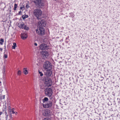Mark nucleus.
<instances>
[{
  "mask_svg": "<svg viewBox=\"0 0 120 120\" xmlns=\"http://www.w3.org/2000/svg\"><path fill=\"white\" fill-rule=\"evenodd\" d=\"M34 14L37 17V19H39V17L41 16L42 14V12L40 9H36L34 10Z\"/></svg>",
  "mask_w": 120,
  "mask_h": 120,
  "instance_id": "1",
  "label": "nucleus"
},
{
  "mask_svg": "<svg viewBox=\"0 0 120 120\" xmlns=\"http://www.w3.org/2000/svg\"><path fill=\"white\" fill-rule=\"evenodd\" d=\"M37 33L39 35L42 36L45 33V30L43 27H39L36 30Z\"/></svg>",
  "mask_w": 120,
  "mask_h": 120,
  "instance_id": "2",
  "label": "nucleus"
},
{
  "mask_svg": "<svg viewBox=\"0 0 120 120\" xmlns=\"http://www.w3.org/2000/svg\"><path fill=\"white\" fill-rule=\"evenodd\" d=\"M44 68L46 71L50 70L52 68V66L51 64L48 61H46L45 62L43 66Z\"/></svg>",
  "mask_w": 120,
  "mask_h": 120,
  "instance_id": "3",
  "label": "nucleus"
},
{
  "mask_svg": "<svg viewBox=\"0 0 120 120\" xmlns=\"http://www.w3.org/2000/svg\"><path fill=\"white\" fill-rule=\"evenodd\" d=\"M43 80L47 86H51L52 84V81L48 77H45L44 78Z\"/></svg>",
  "mask_w": 120,
  "mask_h": 120,
  "instance_id": "4",
  "label": "nucleus"
},
{
  "mask_svg": "<svg viewBox=\"0 0 120 120\" xmlns=\"http://www.w3.org/2000/svg\"><path fill=\"white\" fill-rule=\"evenodd\" d=\"M45 94L47 96L50 97L51 96L52 93V91L51 89L50 88H47L45 90Z\"/></svg>",
  "mask_w": 120,
  "mask_h": 120,
  "instance_id": "5",
  "label": "nucleus"
},
{
  "mask_svg": "<svg viewBox=\"0 0 120 120\" xmlns=\"http://www.w3.org/2000/svg\"><path fill=\"white\" fill-rule=\"evenodd\" d=\"M38 26L43 27L46 26V23L45 21L43 19H41L38 22Z\"/></svg>",
  "mask_w": 120,
  "mask_h": 120,
  "instance_id": "6",
  "label": "nucleus"
},
{
  "mask_svg": "<svg viewBox=\"0 0 120 120\" xmlns=\"http://www.w3.org/2000/svg\"><path fill=\"white\" fill-rule=\"evenodd\" d=\"M42 113L44 116H48L50 114V111L49 110L45 109L42 111Z\"/></svg>",
  "mask_w": 120,
  "mask_h": 120,
  "instance_id": "7",
  "label": "nucleus"
},
{
  "mask_svg": "<svg viewBox=\"0 0 120 120\" xmlns=\"http://www.w3.org/2000/svg\"><path fill=\"white\" fill-rule=\"evenodd\" d=\"M34 2L36 3L37 5H38V7H42V6L44 4L41 3V0H34Z\"/></svg>",
  "mask_w": 120,
  "mask_h": 120,
  "instance_id": "8",
  "label": "nucleus"
},
{
  "mask_svg": "<svg viewBox=\"0 0 120 120\" xmlns=\"http://www.w3.org/2000/svg\"><path fill=\"white\" fill-rule=\"evenodd\" d=\"M41 53L42 57L43 59L49 56V54L46 51H43L41 52Z\"/></svg>",
  "mask_w": 120,
  "mask_h": 120,
  "instance_id": "9",
  "label": "nucleus"
},
{
  "mask_svg": "<svg viewBox=\"0 0 120 120\" xmlns=\"http://www.w3.org/2000/svg\"><path fill=\"white\" fill-rule=\"evenodd\" d=\"M52 105V103L51 101H49L46 104L43 105V106L45 108H48L49 107H50Z\"/></svg>",
  "mask_w": 120,
  "mask_h": 120,
  "instance_id": "10",
  "label": "nucleus"
},
{
  "mask_svg": "<svg viewBox=\"0 0 120 120\" xmlns=\"http://www.w3.org/2000/svg\"><path fill=\"white\" fill-rule=\"evenodd\" d=\"M40 49L42 50H44L48 48L47 45L44 44H41L40 46Z\"/></svg>",
  "mask_w": 120,
  "mask_h": 120,
  "instance_id": "11",
  "label": "nucleus"
},
{
  "mask_svg": "<svg viewBox=\"0 0 120 120\" xmlns=\"http://www.w3.org/2000/svg\"><path fill=\"white\" fill-rule=\"evenodd\" d=\"M21 37L23 40L26 39L27 37V34L26 33H24L21 34Z\"/></svg>",
  "mask_w": 120,
  "mask_h": 120,
  "instance_id": "12",
  "label": "nucleus"
},
{
  "mask_svg": "<svg viewBox=\"0 0 120 120\" xmlns=\"http://www.w3.org/2000/svg\"><path fill=\"white\" fill-rule=\"evenodd\" d=\"M17 25L20 28L23 29V26H24V24L23 23L20 22L18 23Z\"/></svg>",
  "mask_w": 120,
  "mask_h": 120,
  "instance_id": "13",
  "label": "nucleus"
},
{
  "mask_svg": "<svg viewBox=\"0 0 120 120\" xmlns=\"http://www.w3.org/2000/svg\"><path fill=\"white\" fill-rule=\"evenodd\" d=\"M48 71V70L47 71H46L45 74V75L47 77L50 76L52 73L51 71Z\"/></svg>",
  "mask_w": 120,
  "mask_h": 120,
  "instance_id": "14",
  "label": "nucleus"
},
{
  "mask_svg": "<svg viewBox=\"0 0 120 120\" xmlns=\"http://www.w3.org/2000/svg\"><path fill=\"white\" fill-rule=\"evenodd\" d=\"M27 68H24L23 69V72L26 75L28 73L27 70L26 69Z\"/></svg>",
  "mask_w": 120,
  "mask_h": 120,
  "instance_id": "15",
  "label": "nucleus"
},
{
  "mask_svg": "<svg viewBox=\"0 0 120 120\" xmlns=\"http://www.w3.org/2000/svg\"><path fill=\"white\" fill-rule=\"evenodd\" d=\"M13 45L12 46V49H15L17 46L16 44L15 43H13Z\"/></svg>",
  "mask_w": 120,
  "mask_h": 120,
  "instance_id": "16",
  "label": "nucleus"
},
{
  "mask_svg": "<svg viewBox=\"0 0 120 120\" xmlns=\"http://www.w3.org/2000/svg\"><path fill=\"white\" fill-rule=\"evenodd\" d=\"M28 16L27 15H25L22 16V17L23 19H25L26 18H27Z\"/></svg>",
  "mask_w": 120,
  "mask_h": 120,
  "instance_id": "17",
  "label": "nucleus"
},
{
  "mask_svg": "<svg viewBox=\"0 0 120 120\" xmlns=\"http://www.w3.org/2000/svg\"><path fill=\"white\" fill-rule=\"evenodd\" d=\"M48 99L47 98H45L43 100V102L44 103L45 101H48Z\"/></svg>",
  "mask_w": 120,
  "mask_h": 120,
  "instance_id": "18",
  "label": "nucleus"
},
{
  "mask_svg": "<svg viewBox=\"0 0 120 120\" xmlns=\"http://www.w3.org/2000/svg\"><path fill=\"white\" fill-rule=\"evenodd\" d=\"M4 42V40L3 39L1 38L0 40V44L1 45H2L3 44V43Z\"/></svg>",
  "mask_w": 120,
  "mask_h": 120,
  "instance_id": "19",
  "label": "nucleus"
},
{
  "mask_svg": "<svg viewBox=\"0 0 120 120\" xmlns=\"http://www.w3.org/2000/svg\"><path fill=\"white\" fill-rule=\"evenodd\" d=\"M24 29L26 30H28L29 29V28L28 27H27L26 26L24 25V26H23V28Z\"/></svg>",
  "mask_w": 120,
  "mask_h": 120,
  "instance_id": "20",
  "label": "nucleus"
},
{
  "mask_svg": "<svg viewBox=\"0 0 120 120\" xmlns=\"http://www.w3.org/2000/svg\"><path fill=\"white\" fill-rule=\"evenodd\" d=\"M21 74V72L20 70L18 71L17 72V74L19 75H20Z\"/></svg>",
  "mask_w": 120,
  "mask_h": 120,
  "instance_id": "21",
  "label": "nucleus"
},
{
  "mask_svg": "<svg viewBox=\"0 0 120 120\" xmlns=\"http://www.w3.org/2000/svg\"><path fill=\"white\" fill-rule=\"evenodd\" d=\"M5 115L6 117H5V120H7V117H8V115L7 113L6 112H5Z\"/></svg>",
  "mask_w": 120,
  "mask_h": 120,
  "instance_id": "22",
  "label": "nucleus"
},
{
  "mask_svg": "<svg viewBox=\"0 0 120 120\" xmlns=\"http://www.w3.org/2000/svg\"><path fill=\"white\" fill-rule=\"evenodd\" d=\"M39 73L40 74V75L41 76H42L43 75V74L42 73V72H41L40 71H39Z\"/></svg>",
  "mask_w": 120,
  "mask_h": 120,
  "instance_id": "23",
  "label": "nucleus"
},
{
  "mask_svg": "<svg viewBox=\"0 0 120 120\" xmlns=\"http://www.w3.org/2000/svg\"><path fill=\"white\" fill-rule=\"evenodd\" d=\"M43 120H51V119L48 118H46L44 119Z\"/></svg>",
  "mask_w": 120,
  "mask_h": 120,
  "instance_id": "24",
  "label": "nucleus"
},
{
  "mask_svg": "<svg viewBox=\"0 0 120 120\" xmlns=\"http://www.w3.org/2000/svg\"><path fill=\"white\" fill-rule=\"evenodd\" d=\"M4 58H6L7 57V56L6 54H5L4 56Z\"/></svg>",
  "mask_w": 120,
  "mask_h": 120,
  "instance_id": "25",
  "label": "nucleus"
},
{
  "mask_svg": "<svg viewBox=\"0 0 120 120\" xmlns=\"http://www.w3.org/2000/svg\"><path fill=\"white\" fill-rule=\"evenodd\" d=\"M17 4H15L14 6V8H17Z\"/></svg>",
  "mask_w": 120,
  "mask_h": 120,
  "instance_id": "26",
  "label": "nucleus"
},
{
  "mask_svg": "<svg viewBox=\"0 0 120 120\" xmlns=\"http://www.w3.org/2000/svg\"><path fill=\"white\" fill-rule=\"evenodd\" d=\"M5 67H4V73H5Z\"/></svg>",
  "mask_w": 120,
  "mask_h": 120,
  "instance_id": "27",
  "label": "nucleus"
},
{
  "mask_svg": "<svg viewBox=\"0 0 120 120\" xmlns=\"http://www.w3.org/2000/svg\"><path fill=\"white\" fill-rule=\"evenodd\" d=\"M3 99V97H2V96H1V97H0V100H1L2 99Z\"/></svg>",
  "mask_w": 120,
  "mask_h": 120,
  "instance_id": "28",
  "label": "nucleus"
},
{
  "mask_svg": "<svg viewBox=\"0 0 120 120\" xmlns=\"http://www.w3.org/2000/svg\"><path fill=\"white\" fill-rule=\"evenodd\" d=\"M34 45H35L36 46H37V43H34Z\"/></svg>",
  "mask_w": 120,
  "mask_h": 120,
  "instance_id": "29",
  "label": "nucleus"
},
{
  "mask_svg": "<svg viewBox=\"0 0 120 120\" xmlns=\"http://www.w3.org/2000/svg\"><path fill=\"white\" fill-rule=\"evenodd\" d=\"M26 8H28V7H29V6L28 5H26Z\"/></svg>",
  "mask_w": 120,
  "mask_h": 120,
  "instance_id": "30",
  "label": "nucleus"
},
{
  "mask_svg": "<svg viewBox=\"0 0 120 120\" xmlns=\"http://www.w3.org/2000/svg\"><path fill=\"white\" fill-rule=\"evenodd\" d=\"M12 113H13V114H14L15 113L14 111L13 110H12Z\"/></svg>",
  "mask_w": 120,
  "mask_h": 120,
  "instance_id": "31",
  "label": "nucleus"
},
{
  "mask_svg": "<svg viewBox=\"0 0 120 120\" xmlns=\"http://www.w3.org/2000/svg\"><path fill=\"white\" fill-rule=\"evenodd\" d=\"M21 13V11H19V14H20Z\"/></svg>",
  "mask_w": 120,
  "mask_h": 120,
  "instance_id": "32",
  "label": "nucleus"
},
{
  "mask_svg": "<svg viewBox=\"0 0 120 120\" xmlns=\"http://www.w3.org/2000/svg\"><path fill=\"white\" fill-rule=\"evenodd\" d=\"M0 50L2 51L3 50V49L2 48H0Z\"/></svg>",
  "mask_w": 120,
  "mask_h": 120,
  "instance_id": "33",
  "label": "nucleus"
},
{
  "mask_svg": "<svg viewBox=\"0 0 120 120\" xmlns=\"http://www.w3.org/2000/svg\"><path fill=\"white\" fill-rule=\"evenodd\" d=\"M5 95H4L3 97H2L3 99H4V98Z\"/></svg>",
  "mask_w": 120,
  "mask_h": 120,
  "instance_id": "34",
  "label": "nucleus"
},
{
  "mask_svg": "<svg viewBox=\"0 0 120 120\" xmlns=\"http://www.w3.org/2000/svg\"><path fill=\"white\" fill-rule=\"evenodd\" d=\"M5 95H4L3 97H2L3 99H4V98Z\"/></svg>",
  "mask_w": 120,
  "mask_h": 120,
  "instance_id": "35",
  "label": "nucleus"
},
{
  "mask_svg": "<svg viewBox=\"0 0 120 120\" xmlns=\"http://www.w3.org/2000/svg\"><path fill=\"white\" fill-rule=\"evenodd\" d=\"M16 8H14V10H16Z\"/></svg>",
  "mask_w": 120,
  "mask_h": 120,
  "instance_id": "36",
  "label": "nucleus"
},
{
  "mask_svg": "<svg viewBox=\"0 0 120 120\" xmlns=\"http://www.w3.org/2000/svg\"><path fill=\"white\" fill-rule=\"evenodd\" d=\"M5 118H4V120H5Z\"/></svg>",
  "mask_w": 120,
  "mask_h": 120,
  "instance_id": "37",
  "label": "nucleus"
},
{
  "mask_svg": "<svg viewBox=\"0 0 120 120\" xmlns=\"http://www.w3.org/2000/svg\"><path fill=\"white\" fill-rule=\"evenodd\" d=\"M5 49H6V46H5Z\"/></svg>",
  "mask_w": 120,
  "mask_h": 120,
  "instance_id": "38",
  "label": "nucleus"
},
{
  "mask_svg": "<svg viewBox=\"0 0 120 120\" xmlns=\"http://www.w3.org/2000/svg\"><path fill=\"white\" fill-rule=\"evenodd\" d=\"M1 112H0V115H1Z\"/></svg>",
  "mask_w": 120,
  "mask_h": 120,
  "instance_id": "39",
  "label": "nucleus"
},
{
  "mask_svg": "<svg viewBox=\"0 0 120 120\" xmlns=\"http://www.w3.org/2000/svg\"><path fill=\"white\" fill-rule=\"evenodd\" d=\"M24 7H22L21 8H24Z\"/></svg>",
  "mask_w": 120,
  "mask_h": 120,
  "instance_id": "40",
  "label": "nucleus"
},
{
  "mask_svg": "<svg viewBox=\"0 0 120 120\" xmlns=\"http://www.w3.org/2000/svg\"><path fill=\"white\" fill-rule=\"evenodd\" d=\"M1 83V82L0 81V83Z\"/></svg>",
  "mask_w": 120,
  "mask_h": 120,
  "instance_id": "41",
  "label": "nucleus"
},
{
  "mask_svg": "<svg viewBox=\"0 0 120 120\" xmlns=\"http://www.w3.org/2000/svg\"><path fill=\"white\" fill-rule=\"evenodd\" d=\"M21 9H22V8H21Z\"/></svg>",
  "mask_w": 120,
  "mask_h": 120,
  "instance_id": "42",
  "label": "nucleus"
},
{
  "mask_svg": "<svg viewBox=\"0 0 120 120\" xmlns=\"http://www.w3.org/2000/svg\"><path fill=\"white\" fill-rule=\"evenodd\" d=\"M9 107H10V106H9Z\"/></svg>",
  "mask_w": 120,
  "mask_h": 120,
  "instance_id": "43",
  "label": "nucleus"
}]
</instances>
